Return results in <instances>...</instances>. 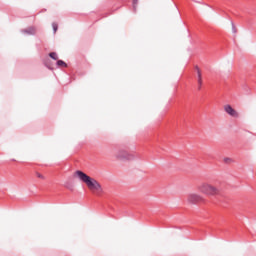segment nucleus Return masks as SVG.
<instances>
[{"label":"nucleus","mask_w":256,"mask_h":256,"mask_svg":"<svg viewBox=\"0 0 256 256\" xmlns=\"http://www.w3.org/2000/svg\"><path fill=\"white\" fill-rule=\"evenodd\" d=\"M187 201L191 204H198L204 202V198L196 193L188 195Z\"/></svg>","instance_id":"20e7f679"},{"label":"nucleus","mask_w":256,"mask_h":256,"mask_svg":"<svg viewBox=\"0 0 256 256\" xmlns=\"http://www.w3.org/2000/svg\"><path fill=\"white\" fill-rule=\"evenodd\" d=\"M224 112L230 115L231 117H234V118L239 117V113L230 104L224 105Z\"/></svg>","instance_id":"39448f33"},{"label":"nucleus","mask_w":256,"mask_h":256,"mask_svg":"<svg viewBox=\"0 0 256 256\" xmlns=\"http://www.w3.org/2000/svg\"><path fill=\"white\" fill-rule=\"evenodd\" d=\"M76 175L79 177V179L86 184L87 188L92 192L102 193L103 188L101 184L91 176H87V174H84L82 171H77Z\"/></svg>","instance_id":"f257e3e1"},{"label":"nucleus","mask_w":256,"mask_h":256,"mask_svg":"<svg viewBox=\"0 0 256 256\" xmlns=\"http://www.w3.org/2000/svg\"><path fill=\"white\" fill-rule=\"evenodd\" d=\"M48 55L50 59H53V61H57V59H59V56L56 54V52H50Z\"/></svg>","instance_id":"6e6552de"},{"label":"nucleus","mask_w":256,"mask_h":256,"mask_svg":"<svg viewBox=\"0 0 256 256\" xmlns=\"http://www.w3.org/2000/svg\"><path fill=\"white\" fill-rule=\"evenodd\" d=\"M20 33H22L23 35L33 36L37 34V28H35L34 26H30L28 28L21 29Z\"/></svg>","instance_id":"423d86ee"},{"label":"nucleus","mask_w":256,"mask_h":256,"mask_svg":"<svg viewBox=\"0 0 256 256\" xmlns=\"http://www.w3.org/2000/svg\"><path fill=\"white\" fill-rule=\"evenodd\" d=\"M116 159L119 161H134L136 157L132 152H127V150H119L116 153Z\"/></svg>","instance_id":"7ed1b4c3"},{"label":"nucleus","mask_w":256,"mask_h":256,"mask_svg":"<svg viewBox=\"0 0 256 256\" xmlns=\"http://www.w3.org/2000/svg\"><path fill=\"white\" fill-rule=\"evenodd\" d=\"M52 29L54 33H57V30L59 29V25L55 22L52 23Z\"/></svg>","instance_id":"1a4fd4ad"},{"label":"nucleus","mask_w":256,"mask_h":256,"mask_svg":"<svg viewBox=\"0 0 256 256\" xmlns=\"http://www.w3.org/2000/svg\"><path fill=\"white\" fill-rule=\"evenodd\" d=\"M195 71L197 73L198 89H201V87L203 85L202 71H201V69L198 66L195 67Z\"/></svg>","instance_id":"0eeeda50"},{"label":"nucleus","mask_w":256,"mask_h":256,"mask_svg":"<svg viewBox=\"0 0 256 256\" xmlns=\"http://www.w3.org/2000/svg\"><path fill=\"white\" fill-rule=\"evenodd\" d=\"M133 10H134V13L137 11V4L139 3V0H133Z\"/></svg>","instance_id":"9d476101"},{"label":"nucleus","mask_w":256,"mask_h":256,"mask_svg":"<svg viewBox=\"0 0 256 256\" xmlns=\"http://www.w3.org/2000/svg\"><path fill=\"white\" fill-rule=\"evenodd\" d=\"M198 191L208 197H216L219 196L221 191L217 186H214L211 183L203 182L198 186Z\"/></svg>","instance_id":"f03ea898"},{"label":"nucleus","mask_w":256,"mask_h":256,"mask_svg":"<svg viewBox=\"0 0 256 256\" xmlns=\"http://www.w3.org/2000/svg\"><path fill=\"white\" fill-rule=\"evenodd\" d=\"M56 65H67L65 61L63 60H57Z\"/></svg>","instance_id":"f8f14e48"},{"label":"nucleus","mask_w":256,"mask_h":256,"mask_svg":"<svg viewBox=\"0 0 256 256\" xmlns=\"http://www.w3.org/2000/svg\"><path fill=\"white\" fill-rule=\"evenodd\" d=\"M48 69H52L50 66H48Z\"/></svg>","instance_id":"4468645a"},{"label":"nucleus","mask_w":256,"mask_h":256,"mask_svg":"<svg viewBox=\"0 0 256 256\" xmlns=\"http://www.w3.org/2000/svg\"><path fill=\"white\" fill-rule=\"evenodd\" d=\"M232 25V33H237V28L235 27V23L231 22Z\"/></svg>","instance_id":"ddd939ff"},{"label":"nucleus","mask_w":256,"mask_h":256,"mask_svg":"<svg viewBox=\"0 0 256 256\" xmlns=\"http://www.w3.org/2000/svg\"><path fill=\"white\" fill-rule=\"evenodd\" d=\"M224 163H233V159L230 157H225L224 158Z\"/></svg>","instance_id":"9b49d317"}]
</instances>
